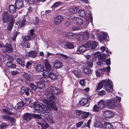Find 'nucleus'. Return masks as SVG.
Instances as JSON below:
<instances>
[{
  "label": "nucleus",
  "mask_w": 129,
  "mask_h": 129,
  "mask_svg": "<svg viewBox=\"0 0 129 129\" xmlns=\"http://www.w3.org/2000/svg\"><path fill=\"white\" fill-rule=\"evenodd\" d=\"M60 92V89L54 86H50L47 89L45 93L47 98L49 99V100L44 99L42 100L44 103L46 104L49 107H46L43 104L40 103H36L34 105V108L35 109L34 111L40 113L44 111L46 113H49L51 112L50 108L57 111V108L54 101L56 100L55 96L53 94H59Z\"/></svg>",
  "instance_id": "obj_1"
},
{
  "label": "nucleus",
  "mask_w": 129,
  "mask_h": 129,
  "mask_svg": "<svg viewBox=\"0 0 129 129\" xmlns=\"http://www.w3.org/2000/svg\"><path fill=\"white\" fill-rule=\"evenodd\" d=\"M103 85L105 86V90L107 92H111L113 91L112 82L110 80L108 79L102 80L100 82L95 89V91L97 92L98 90L101 89L103 87Z\"/></svg>",
  "instance_id": "obj_2"
},
{
  "label": "nucleus",
  "mask_w": 129,
  "mask_h": 129,
  "mask_svg": "<svg viewBox=\"0 0 129 129\" xmlns=\"http://www.w3.org/2000/svg\"><path fill=\"white\" fill-rule=\"evenodd\" d=\"M105 101L106 102V106L110 109L113 108L114 107L117 106L119 104L118 102L114 99L107 100Z\"/></svg>",
  "instance_id": "obj_3"
},
{
  "label": "nucleus",
  "mask_w": 129,
  "mask_h": 129,
  "mask_svg": "<svg viewBox=\"0 0 129 129\" xmlns=\"http://www.w3.org/2000/svg\"><path fill=\"white\" fill-rule=\"evenodd\" d=\"M14 16L12 14H10L9 15L7 12H4L3 14V20L4 23H6L9 20L14 19Z\"/></svg>",
  "instance_id": "obj_4"
},
{
  "label": "nucleus",
  "mask_w": 129,
  "mask_h": 129,
  "mask_svg": "<svg viewBox=\"0 0 129 129\" xmlns=\"http://www.w3.org/2000/svg\"><path fill=\"white\" fill-rule=\"evenodd\" d=\"M30 32V35L25 36L23 37L24 40L27 41L33 39L34 38L35 36L34 33V30L33 29H31Z\"/></svg>",
  "instance_id": "obj_5"
},
{
  "label": "nucleus",
  "mask_w": 129,
  "mask_h": 129,
  "mask_svg": "<svg viewBox=\"0 0 129 129\" xmlns=\"http://www.w3.org/2000/svg\"><path fill=\"white\" fill-rule=\"evenodd\" d=\"M45 67L47 70L50 72H52L54 68L49 64V61L47 59H46L44 61Z\"/></svg>",
  "instance_id": "obj_6"
},
{
  "label": "nucleus",
  "mask_w": 129,
  "mask_h": 129,
  "mask_svg": "<svg viewBox=\"0 0 129 129\" xmlns=\"http://www.w3.org/2000/svg\"><path fill=\"white\" fill-rule=\"evenodd\" d=\"M64 19V17L62 15H58L54 18V22L55 25H58L62 22Z\"/></svg>",
  "instance_id": "obj_7"
},
{
  "label": "nucleus",
  "mask_w": 129,
  "mask_h": 129,
  "mask_svg": "<svg viewBox=\"0 0 129 129\" xmlns=\"http://www.w3.org/2000/svg\"><path fill=\"white\" fill-rule=\"evenodd\" d=\"M23 0H16L15 2V5L16 7L18 9L21 8L23 6Z\"/></svg>",
  "instance_id": "obj_8"
},
{
  "label": "nucleus",
  "mask_w": 129,
  "mask_h": 129,
  "mask_svg": "<svg viewBox=\"0 0 129 129\" xmlns=\"http://www.w3.org/2000/svg\"><path fill=\"white\" fill-rule=\"evenodd\" d=\"M103 113V116L106 117L111 118L113 116V113L110 111H104Z\"/></svg>",
  "instance_id": "obj_9"
},
{
  "label": "nucleus",
  "mask_w": 129,
  "mask_h": 129,
  "mask_svg": "<svg viewBox=\"0 0 129 129\" xmlns=\"http://www.w3.org/2000/svg\"><path fill=\"white\" fill-rule=\"evenodd\" d=\"M79 103L80 105L85 107H87L89 106L88 100L87 99L85 98L82 99L79 102Z\"/></svg>",
  "instance_id": "obj_10"
},
{
  "label": "nucleus",
  "mask_w": 129,
  "mask_h": 129,
  "mask_svg": "<svg viewBox=\"0 0 129 129\" xmlns=\"http://www.w3.org/2000/svg\"><path fill=\"white\" fill-rule=\"evenodd\" d=\"M25 21L26 19L24 18H23L21 20H19L18 21H16L15 23L16 25H18L19 24L18 26L19 28L20 27L21 28L25 25Z\"/></svg>",
  "instance_id": "obj_11"
},
{
  "label": "nucleus",
  "mask_w": 129,
  "mask_h": 129,
  "mask_svg": "<svg viewBox=\"0 0 129 129\" xmlns=\"http://www.w3.org/2000/svg\"><path fill=\"white\" fill-rule=\"evenodd\" d=\"M53 65L54 67L56 69L61 68L63 66L62 62L58 60H56L54 62Z\"/></svg>",
  "instance_id": "obj_12"
},
{
  "label": "nucleus",
  "mask_w": 129,
  "mask_h": 129,
  "mask_svg": "<svg viewBox=\"0 0 129 129\" xmlns=\"http://www.w3.org/2000/svg\"><path fill=\"white\" fill-rule=\"evenodd\" d=\"M98 107L101 110L102 108L106 107V102L103 100H101L98 103Z\"/></svg>",
  "instance_id": "obj_13"
},
{
  "label": "nucleus",
  "mask_w": 129,
  "mask_h": 129,
  "mask_svg": "<svg viewBox=\"0 0 129 129\" xmlns=\"http://www.w3.org/2000/svg\"><path fill=\"white\" fill-rule=\"evenodd\" d=\"M4 48L6 51L9 53L12 52L13 51V49L11 46L9 44H6Z\"/></svg>",
  "instance_id": "obj_14"
},
{
  "label": "nucleus",
  "mask_w": 129,
  "mask_h": 129,
  "mask_svg": "<svg viewBox=\"0 0 129 129\" xmlns=\"http://www.w3.org/2000/svg\"><path fill=\"white\" fill-rule=\"evenodd\" d=\"M73 22L78 25H82L83 23V20L81 18L76 17L74 20H73Z\"/></svg>",
  "instance_id": "obj_15"
},
{
  "label": "nucleus",
  "mask_w": 129,
  "mask_h": 129,
  "mask_svg": "<svg viewBox=\"0 0 129 129\" xmlns=\"http://www.w3.org/2000/svg\"><path fill=\"white\" fill-rule=\"evenodd\" d=\"M22 76H23L25 79L28 81H31L32 80V78L28 73L25 72H23L22 74Z\"/></svg>",
  "instance_id": "obj_16"
},
{
  "label": "nucleus",
  "mask_w": 129,
  "mask_h": 129,
  "mask_svg": "<svg viewBox=\"0 0 129 129\" xmlns=\"http://www.w3.org/2000/svg\"><path fill=\"white\" fill-rule=\"evenodd\" d=\"M31 117L32 116L31 114L27 113L24 114L23 118L24 120L28 121L31 120Z\"/></svg>",
  "instance_id": "obj_17"
},
{
  "label": "nucleus",
  "mask_w": 129,
  "mask_h": 129,
  "mask_svg": "<svg viewBox=\"0 0 129 129\" xmlns=\"http://www.w3.org/2000/svg\"><path fill=\"white\" fill-rule=\"evenodd\" d=\"M105 129H113V127L111 124L108 122H105L104 124Z\"/></svg>",
  "instance_id": "obj_18"
},
{
  "label": "nucleus",
  "mask_w": 129,
  "mask_h": 129,
  "mask_svg": "<svg viewBox=\"0 0 129 129\" xmlns=\"http://www.w3.org/2000/svg\"><path fill=\"white\" fill-rule=\"evenodd\" d=\"M37 54V53L36 51H32L28 52V56L30 57L34 58L36 56Z\"/></svg>",
  "instance_id": "obj_19"
},
{
  "label": "nucleus",
  "mask_w": 129,
  "mask_h": 129,
  "mask_svg": "<svg viewBox=\"0 0 129 129\" xmlns=\"http://www.w3.org/2000/svg\"><path fill=\"white\" fill-rule=\"evenodd\" d=\"M79 9L78 7H72L69 9V12L71 13H76Z\"/></svg>",
  "instance_id": "obj_20"
},
{
  "label": "nucleus",
  "mask_w": 129,
  "mask_h": 129,
  "mask_svg": "<svg viewBox=\"0 0 129 129\" xmlns=\"http://www.w3.org/2000/svg\"><path fill=\"white\" fill-rule=\"evenodd\" d=\"M78 14L80 17H84L86 15L85 10L83 9H80L78 11Z\"/></svg>",
  "instance_id": "obj_21"
},
{
  "label": "nucleus",
  "mask_w": 129,
  "mask_h": 129,
  "mask_svg": "<svg viewBox=\"0 0 129 129\" xmlns=\"http://www.w3.org/2000/svg\"><path fill=\"white\" fill-rule=\"evenodd\" d=\"M81 37L83 38V40H87L88 38L89 34L88 32L85 31L81 34Z\"/></svg>",
  "instance_id": "obj_22"
},
{
  "label": "nucleus",
  "mask_w": 129,
  "mask_h": 129,
  "mask_svg": "<svg viewBox=\"0 0 129 129\" xmlns=\"http://www.w3.org/2000/svg\"><path fill=\"white\" fill-rule=\"evenodd\" d=\"M43 81L41 82H39L38 83L37 85L39 88L41 89L44 87V85L43 84V83L46 82L47 80L45 79H43Z\"/></svg>",
  "instance_id": "obj_23"
},
{
  "label": "nucleus",
  "mask_w": 129,
  "mask_h": 129,
  "mask_svg": "<svg viewBox=\"0 0 129 129\" xmlns=\"http://www.w3.org/2000/svg\"><path fill=\"white\" fill-rule=\"evenodd\" d=\"M35 68L36 71L39 72H42L44 70V67L41 64L37 65L36 66Z\"/></svg>",
  "instance_id": "obj_24"
},
{
  "label": "nucleus",
  "mask_w": 129,
  "mask_h": 129,
  "mask_svg": "<svg viewBox=\"0 0 129 129\" xmlns=\"http://www.w3.org/2000/svg\"><path fill=\"white\" fill-rule=\"evenodd\" d=\"M57 78V75L56 73L52 72L49 73V78L51 79L52 80H56Z\"/></svg>",
  "instance_id": "obj_25"
},
{
  "label": "nucleus",
  "mask_w": 129,
  "mask_h": 129,
  "mask_svg": "<svg viewBox=\"0 0 129 129\" xmlns=\"http://www.w3.org/2000/svg\"><path fill=\"white\" fill-rule=\"evenodd\" d=\"M56 55L59 58H62L65 60L67 59L68 58V57L67 56L61 53H57L56 54Z\"/></svg>",
  "instance_id": "obj_26"
},
{
  "label": "nucleus",
  "mask_w": 129,
  "mask_h": 129,
  "mask_svg": "<svg viewBox=\"0 0 129 129\" xmlns=\"http://www.w3.org/2000/svg\"><path fill=\"white\" fill-rule=\"evenodd\" d=\"M66 47L69 49H72L74 48V46L73 43L72 42H67L65 45Z\"/></svg>",
  "instance_id": "obj_27"
},
{
  "label": "nucleus",
  "mask_w": 129,
  "mask_h": 129,
  "mask_svg": "<svg viewBox=\"0 0 129 129\" xmlns=\"http://www.w3.org/2000/svg\"><path fill=\"white\" fill-rule=\"evenodd\" d=\"M102 34H103L102 37V39H101V34H99L98 35V36L99 37V39L101 41L102 40V39L106 40L107 39V34L104 32H103Z\"/></svg>",
  "instance_id": "obj_28"
},
{
  "label": "nucleus",
  "mask_w": 129,
  "mask_h": 129,
  "mask_svg": "<svg viewBox=\"0 0 129 129\" xmlns=\"http://www.w3.org/2000/svg\"><path fill=\"white\" fill-rule=\"evenodd\" d=\"M44 117L45 119L49 121L50 122H52V117L51 115L48 114L45 115Z\"/></svg>",
  "instance_id": "obj_29"
},
{
  "label": "nucleus",
  "mask_w": 129,
  "mask_h": 129,
  "mask_svg": "<svg viewBox=\"0 0 129 129\" xmlns=\"http://www.w3.org/2000/svg\"><path fill=\"white\" fill-rule=\"evenodd\" d=\"M16 7L13 5H11L9 7V12L11 13H14L16 11Z\"/></svg>",
  "instance_id": "obj_30"
},
{
  "label": "nucleus",
  "mask_w": 129,
  "mask_h": 129,
  "mask_svg": "<svg viewBox=\"0 0 129 129\" xmlns=\"http://www.w3.org/2000/svg\"><path fill=\"white\" fill-rule=\"evenodd\" d=\"M95 127L99 128H101L103 125L99 121H97L95 122L94 124Z\"/></svg>",
  "instance_id": "obj_31"
},
{
  "label": "nucleus",
  "mask_w": 129,
  "mask_h": 129,
  "mask_svg": "<svg viewBox=\"0 0 129 129\" xmlns=\"http://www.w3.org/2000/svg\"><path fill=\"white\" fill-rule=\"evenodd\" d=\"M23 106V103L22 102H18L15 107V108L16 109H18L20 108Z\"/></svg>",
  "instance_id": "obj_32"
},
{
  "label": "nucleus",
  "mask_w": 129,
  "mask_h": 129,
  "mask_svg": "<svg viewBox=\"0 0 129 129\" xmlns=\"http://www.w3.org/2000/svg\"><path fill=\"white\" fill-rule=\"evenodd\" d=\"M29 89L26 87H23L22 89L21 92L27 95H28L29 94V93L28 92Z\"/></svg>",
  "instance_id": "obj_33"
},
{
  "label": "nucleus",
  "mask_w": 129,
  "mask_h": 129,
  "mask_svg": "<svg viewBox=\"0 0 129 129\" xmlns=\"http://www.w3.org/2000/svg\"><path fill=\"white\" fill-rule=\"evenodd\" d=\"M14 22L15 20H13L10 22L7 27V29L8 30H11Z\"/></svg>",
  "instance_id": "obj_34"
},
{
  "label": "nucleus",
  "mask_w": 129,
  "mask_h": 129,
  "mask_svg": "<svg viewBox=\"0 0 129 129\" xmlns=\"http://www.w3.org/2000/svg\"><path fill=\"white\" fill-rule=\"evenodd\" d=\"M16 61L21 66L24 67L25 66L24 62V61L22 60L20 58H17Z\"/></svg>",
  "instance_id": "obj_35"
},
{
  "label": "nucleus",
  "mask_w": 129,
  "mask_h": 129,
  "mask_svg": "<svg viewBox=\"0 0 129 129\" xmlns=\"http://www.w3.org/2000/svg\"><path fill=\"white\" fill-rule=\"evenodd\" d=\"M42 72V75L43 76L46 78H49V73H48V72L46 70H43Z\"/></svg>",
  "instance_id": "obj_36"
},
{
  "label": "nucleus",
  "mask_w": 129,
  "mask_h": 129,
  "mask_svg": "<svg viewBox=\"0 0 129 129\" xmlns=\"http://www.w3.org/2000/svg\"><path fill=\"white\" fill-rule=\"evenodd\" d=\"M89 114V112H86L83 111L81 116L83 118H87Z\"/></svg>",
  "instance_id": "obj_37"
},
{
  "label": "nucleus",
  "mask_w": 129,
  "mask_h": 129,
  "mask_svg": "<svg viewBox=\"0 0 129 129\" xmlns=\"http://www.w3.org/2000/svg\"><path fill=\"white\" fill-rule=\"evenodd\" d=\"M98 43L96 41L93 42L92 44L91 49H95L98 45Z\"/></svg>",
  "instance_id": "obj_38"
},
{
  "label": "nucleus",
  "mask_w": 129,
  "mask_h": 129,
  "mask_svg": "<svg viewBox=\"0 0 129 129\" xmlns=\"http://www.w3.org/2000/svg\"><path fill=\"white\" fill-rule=\"evenodd\" d=\"M83 45L86 48H91L92 43L90 41H89L85 44Z\"/></svg>",
  "instance_id": "obj_39"
},
{
  "label": "nucleus",
  "mask_w": 129,
  "mask_h": 129,
  "mask_svg": "<svg viewBox=\"0 0 129 129\" xmlns=\"http://www.w3.org/2000/svg\"><path fill=\"white\" fill-rule=\"evenodd\" d=\"M83 71L84 73L86 74H90L91 73V72L90 69L87 68H84Z\"/></svg>",
  "instance_id": "obj_40"
},
{
  "label": "nucleus",
  "mask_w": 129,
  "mask_h": 129,
  "mask_svg": "<svg viewBox=\"0 0 129 129\" xmlns=\"http://www.w3.org/2000/svg\"><path fill=\"white\" fill-rule=\"evenodd\" d=\"M73 73L76 76L78 77H80L82 76L81 73L77 70L74 71H73Z\"/></svg>",
  "instance_id": "obj_41"
},
{
  "label": "nucleus",
  "mask_w": 129,
  "mask_h": 129,
  "mask_svg": "<svg viewBox=\"0 0 129 129\" xmlns=\"http://www.w3.org/2000/svg\"><path fill=\"white\" fill-rule=\"evenodd\" d=\"M29 86L34 91H35L37 88V86L32 83H30Z\"/></svg>",
  "instance_id": "obj_42"
},
{
  "label": "nucleus",
  "mask_w": 129,
  "mask_h": 129,
  "mask_svg": "<svg viewBox=\"0 0 129 129\" xmlns=\"http://www.w3.org/2000/svg\"><path fill=\"white\" fill-rule=\"evenodd\" d=\"M93 110L96 112H98L100 110H101V109L98 107V106L96 105H95L93 108Z\"/></svg>",
  "instance_id": "obj_43"
},
{
  "label": "nucleus",
  "mask_w": 129,
  "mask_h": 129,
  "mask_svg": "<svg viewBox=\"0 0 129 129\" xmlns=\"http://www.w3.org/2000/svg\"><path fill=\"white\" fill-rule=\"evenodd\" d=\"M2 111L3 113L6 114H7L11 115H12V113L9 111L7 109H3L2 110Z\"/></svg>",
  "instance_id": "obj_44"
},
{
  "label": "nucleus",
  "mask_w": 129,
  "mask_h": 129,
  "mask_svg": "<svg viewBox=\"0 0 129 129\" xmlns=\"http://www.w3.org/2000/svg\"><path fill=\"white\" fill-rule=\"evenodd\" d=\"M41 121L42 122H38L37 123L38 124H39L41 126V127H42L43 125H44V124H46V122L45 121V120L43 119H41Z\"/></svg>",
  "instance_id": "obj_45"
},
{
  "label": "nucleus",
  "mask_w": 129,
  "mask_h": 129,
  "mask_svg": "<svg viewBox=\"0 0 129 129\" xmlns=\"http://www.w3.org/2000/svg\"><path fill=\"white\" fill-rule=\"evenodd\" d=\"M74 34L72 32H69L66 34L65 36L66 37L68 38H71L74 36Z\"/></svg>",
  "instance_id": "obj_46"
},
{
  "label": "nucleus",
  "mask_w": 129,
  "mask_h": 129,
  "mask_svg": "<svg viewBox=\"0 0 129 129\" xmlns=\"http://www.w3.org/2000/svg\"><path fill=\"white\" fill-rule=\"evenodd\" d=\"M79 48H80L79 50L81 51V53H82L84 52L86 49V48L84 47V45L80 47Z\"/></svg>",
  "instance_id": "obj_47"
},
{
  "label": "nucleus",
  "mask_w": 129,
  "mask_h": 129,
  "mask_svg": "<svg viewBox=\"0 0 129 129\" xmlns=\"http://www.w3.org/2000/svg\"><path fill=\"white\" fill-rule=\"evenodd\" d=\"M9 126V125L8 124H6L5 123H2L1 125H0V128L2 129L4 127H8Z\"/></svg>",
  "instance_id": "obj_48"
},
{
  "label": "nucleus",
  "mask_w": 129,
  "mask_h": 129,
  "mask_svg": "<svg viewBox=\"0 0 129 129\" xmlns=\"http://www.w3.org/2000/svg\"><path fill=\"white\" fill-rule=\"evenodd\" d=\"M9 116L7 115H4L2 116L3 119L7 121H9Z\"/></svg>",
  "instance_id": "obj_49"
},
{
  "label": "nucleus",
  "mask_w": 129,
  "mask_h": 129,
  "mask_svg": "<svg viewBox=\"0 0 129 129\" xmlns=\"http://www.w3.org/2000/svg\"><path fill=\"white\" fill-rule=\"evenodd\" d=\"M75 18V17L73 15H69L67 17V18L69 20H72L73 21V20H74Z\"/></svg>",
  "instance_id": "obj_50"
},
{
  "label": "nucleus",
  "mask_w": 129,
  "mask_h": 129,
  "mask_svg": "<svg viewBox=\"0 0 129 129\" xmlns=\"http://www.w3.org/2000/svg\"><path fill=\"white\" fill-rule=\"evenodd\" d=\"M86 64L90 67H92L93 65L92 62L90 61L89 60L87 61L86 62Z\"/></svg>",
  "instance_id": "obj_51"
},
{
  "label": "nucleus",
  "mask_w": 129,
  "mask_h": 129,
  "mask_svg": "<svg viewBox=\"0 0 129 129\" xmlns=\"http://www.w3.org/2000/svg\"><path fill=\"white\" fill-rule=\"evenodd\" d=\"M80 84L82 86H84L85 85V80L84 79L80 80L79 82Z\"/></svg>",
  "instance_id": "obj_52"
},
{
  "label": "nucleus",
  "mask_w": 129,
  "mask_h": 129,
  "mask_svg": "<svg viewBox=\"0 0 129 129\" xmlns=\"http://www.w3.org/2000/svg\"><path fill=\"white\" fill-rule=\"evenodd\" d=\"M106 94V92L104 90H102L100 91L98 94L99 96H103L105 95Z\"/></svg>",
  "instance_id": "obj_53"
},
{
  "label": "nucleus",
  "mask_w": 129,
  "mask_h": 129,
  "mask_svg": "<svg viewBox=\"0 0 129 129\" xmlns=\"http://www.w3.org/2000/svg\"><path fill=\"white\" fill-rule=\"evenodd\" d=\"M6 57L9 60V61H13V59L11 56L9 55H6Z\"/></svg>",
  "instance_id": "obj_54"
},
{
  "label": "nucleus",
  "mask_w": 129,
  "mask_h": 129,
  "mask_svg": "<svg viewBox=\"0 0 129 129\" xmlns=\"http://www.w3.org/2000/svg\"><path fill=\"white\" fill-rule=\"evenodd\" d=\"M39 19L37 17H36L34 21V24L35 25L38 24L39 23Z\"/></svg>",
  "instance_id": "obj_55"
},
{
  "label": "nucleus",
  "mask_w": 129,
  "mask_h": 129,
  "mask_svg": "<svg viewBox=\"0 0 129 129\" xmlns=\"http://www.w3.org/2000/svg\"><path fill=\"white\" fill-rule=\"evenodd\" d=\"M79 48H78V49L75 50L74 51V53L76 54H82V53H81V51L79 50Z\"/></svg>",
  "instance_id": "obj_56"
},
{
  "label": "nucleus",
  "mask_w": 129,
  "mask_h": 129,
  "mask_svg": "<svg viewBox=\"0 0 129 129\" xmlns=\"http://www.w3.org/2000/svg\"><path fill=\"white\" fill-rule=\"evenodd\" d=\"M61 3L60 2H56L55 3H54L53 6L54 7H56L57 6L60 5H61Z\"/></svg>",
  "instance_id": "obj_57"
},
{
  "label": "nucleus",
  "mask_w": 129,
  "mask_h": 129,
  "mask_svg": "<svg viewBox=\"0 0 129 129\" xmlns=\"http://www.w3.org/2000/svg\"><path fill=\"white\" fill-rule=\"evenodd\" d=\"M23 45L26 48H29L30 47V44L28 42H24Z\"/></svg>",
  "instance_id": "obj_58"
},
{
  "label": "nucleus",
  "mask_w": 129,
  "mask_h": 129,
  "mask_svg": "<svg viewBox=\"0 0 129 129\" xmlns=\"http://www.w3.org/2000/svg\"><path fill=\"white\" fill-rule=\"evenodd\" d=\"M33 116L36 119H42L40 115L38 114H34L33 115Z\"/></svg>",
  "instance_id": "obj_59"
},
{
  "label": "nucleus",
  "mask_w": 129,
  "mask_h": 129,
  "mask_svg": "<svg viewBox=\"0 0 129 129\" xmlns=\"http://www.w3.org/2000/svg\"><path fill=\"white\" fill-rule=\"evenodd\" d=\"M31 64V63L30 62H27L25 66L26 68V69L29 68Z\"/></svg>",
  "instance_id": "obj_60"
},
{
  "label": "nucleus",
  "mask_w": 129,
  "mask_h": 129,
  "mask_svg": "<svg viewBox=\"0 0 129 129\" xmlns=\"http://www.w3.org/2000/svg\"><path fill=\"white\" fill-rule=\"evenodd\" d=\"M81 34L80 35H77L76 37V38L78 40H83V38L81 37Z\"/></svg>",
  "instance_id": "obj_61"
},
{
  "label": "nucleus",
  "mask_w": 129,
  "mask_h": 129,
  "mask_svg": "<svg viewBox=\"0 0 129 129\" xmlns=\"http://www.w3.org/2000/svg\"><path fill=\"white\" fill-rule=\"evenodd\" d=\"M82 112L83 111L79 110H77L76 111L77 114L79 116L81 114H82Z\"/></svg>",
  "instance_id": "obj_62"
},
{
  "label": "nucleus",
  "mask_w": 129,
  "mask_h": 129,
  "mask_svg": "<svg viewBox=\"0 0 129 129\" xmlns=\"http://www.w3.org/2000/svg\"><path fill=\"white\" fill-rule=\"evenodd\" d=\"M17 36V33L16 32L13 33L12 36L13 40V41L15 40Z\"/></svg>",
  "instance_id": "obj_63"
},
{
  "label": "nucleus",
  "mask_w": 129,
  "mask_h": 129,
  "mask_svg": "<svg viewBox=\"0 0 129 129\" xmlns=\"http://www.w3.org/2000/svg\"><path fill=\"white\" fill-rule=\"evenodd\" d=\"M5 57L3 56H1L0 57V62H3L5 61Z\"/></svg>",
  "instance_id": "obj_64"
}]
</instances>
